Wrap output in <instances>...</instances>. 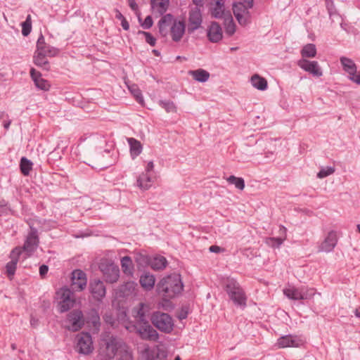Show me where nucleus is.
Segmentation results:
<instances>
[{
	"label": "nucleus",
	"instance_id": "ddd939ff",
	"mask_svg": "<svg viewBox=\"0 0 360 360\" xmlns=\"http://www.w3.org/2000/svg\"><path fill=\"white\" fill-rule=\"evenodd\" d=\"M140 360H166L167 352L159 346L145 348L140 354Z\"/></svg>",
	"mask_w": 360,
	"mask_h": 360
},
{
	"label": "nucleus",
	"instance_id": "6e6552de",
	"mask_svg": "<svg viewBox=\"0 0 360 360\" xmlns=\"http://www.w3.org/2000/svg\"><path fill=\"white\" fill-rule=\"evenodd\" d=\"M30 231L27 235L25 241L22 249L30 256L37 250L39 238L37 229L34 226L32 221H28Z\"/></svg>",
	"mask_w": 360,
	"mask_h": 360
},
{
	"label": "nucleus",
	"instance_id": "5fc2aeb1",
	"mask_svg": "<svg viewBox=\"0 0 360 360\" xmlns=\"http://www.w3.org/2000/svg\"><path fill=\"white\" fill-rule=\"evenodd\" d=\"M30 76L33 81L35 82V79H37L41 77V74L32 68L30 70Z\"/></svg>",
	"mask_w": 360,
	"mask_h": 360
},
{
	"label": "nucleus",
	"instance_id": "423d86ee",
	"mask_svg": "<svg viewBox=\"0 0 360 360\" xmlns=\"http://www.w3.org/2000/svg\"><path fill=\"white\" fill-rule=\"evenodd\" d=\"M150 320L153 324L162 332L170 333L173 329V321L168 314L156 311L153 313Z\"/></svg>",
	"mask_w": 360,
	"mask_h": 360
},
{
	"label": "nucleus",
	"instance_id": "774afa93",
	"mask_svg": "<svg viewBox=\"0 0 360 360\" xmlns=\"http://www.w3.org/2000/svg\"><path fill=\"white\" fill-rule=\"evenodd\" d=\"M11 124V120H8V121H5L4 122V127L6 129H8L10 125Z\"/></svg>",
	"mask_w": 360,
	"mask_h": 360
},
{
	"label": "nucleus",
	"instance_id": "c85d7f7f",
	"mask_svg": "<svg viewBox=\"0 0 360 360\" xmlns=\"http://www.w3.org/2000/svg\"><path fill=\"white\" fill-rule=\"evenodd\" d=\"M117 360H132L131 353L129 351L127 346L120 340L119 347H117Z\"/></svg>",
	"mask_w": 360,
	"mask_h": 360
},
{
	"label": "nucleus",
	"instance_id": "37998d69",
	"mask_svg": "<svg viewBox=\"0 0 360 360\" xmlns=\"http://www.w3.org/2000/svg\"><path fill=\"white\" fill-rule=\"evenodd\" d=\"M145 304L143 303H139V309L136 311L135 318L137 319V323H142L148 321L143 310Z\"/></svg>",
	"mask_w": 360,
	"mask_h": 360
},
{
	"label": "nucleus",
	"instance_id": "a18cd8bd",
	"mask_svg": "<svg viewBox=\"0 0 360 360\" xmlns=\"http://www.w3.org/2000/svg\"><path fill=\"white\" fill-rule=\"evenodd\" d=\"M335 172V167H321L320 171L317 173V177L319 179H323L328 176L333 174Z\"/></svg>",
	"mask_w": 360,
	"mask_h": 360
},
{
	"label": "nucleus",
	"instance_id": "69168bd1",
	"mask_svg": "<svg viewBox=\"0 0 360 360\" xmlns=\"http://www.w3.org/2000/svg\"><path fill=\"white\" fill-rule=\"evenodd\" d=\"M115 13H116V15H115V18L118 20H120V21H122L123 19H124L125 18L124 17V15L120 13V11L118 10H116L115 11Z\"/></svg>",
	"mask_w": 360,
	"mask_h": 360
},
{
	"label": "nucleus",
	"instance_id": "a878e982",
	"mask_svg": "<svg viewBox=\"0 0 360 360\" xmlns=\"http://www.w3.org/2000/svg\"><path fill=\"white\" fill-rule=\"evenodd\" d=\"M280 232L283 236V237L281 236L278 238H266L265 240L266 243L273 248H279L283 244V241L286 239V228L282 225L280 226Z\"/></svg>",
	"mask_w": 360,
	"mask_h": 360
},
{
	"label": "nucleus",
	"instance_id": "dca6fc26",
	"mask_svg": "<svg viewBox=\"0 0 360 360\" xmlns=\"http://www.w3.org/2000/svg\"><path fill=\"white\" fill-rule=\"evenodd\" d=\"M71 281V288L74 291H81L86 286L87 278L86 274L80 269H76L72 271Z\"/></svg>",
	"mask_w": 360,
	"mask_h": 360
},
{
	"label": "nucleus",
	"instance_id": "338daca9",
	"mask_svg": "<svg viewBox=\"0 0 360 360\" xmlns=\"http://www.w3.org/2000/svg\"><path fill=\"white\" fill-rule=\"evenodd\" d=\"M192 1H193V3L196 6H203L204 0H192Z\"/></svg>",
	"mask_w": 360,
	"mask_h": 360
},
{
	"label": "nucleus",
	"instance_id": "864d4df0",
	"mask_svg": "<svg viewBox=\"0 0 360 360\" xmlns=\"http://www.w3.org/2000/svg\"><path fill=\"white\" fill-rule=\"evenodd\" d=\"M349 79L354 83L360 85V71L356 73H354L352 76H348Z\"/></svg>",
	"mask_w": 360,
	"mask_h": 360
},
{
	"label": "nucleus",
	"instance_id": "2f4dec72",
	"mask_svg": "<svg viewBox=\"0 0 360 360\" xmlns=\"http://www.w3.org/2000/svg\"><path fill=\"white\" fill-rule=\"evenodd\" d=\"M87 323H91L94 330H99L101 326L100 316L98 311L96 309H91L87 316Z\"/></svg>",
	"mask_w": 360,
	"mask_h": 360
},
{
	"label": "nucleus",
	"instance_id": "cd10ccee",
	"mask_svg": "<svg viewBox=\"0 0 360 360\" xmlns=\"http://www.w3.org/2000/svg\"><path fill=\"white\" fill-rule=\"evenodd\" d=\"M140 284L146 290H150L153 288L155 283V276L150 273H145L140 277Z\"/></svg>",
	"mask_w": 360,
	"mask_h": 360
},
{
	"label": "nucleus",
	"instance_id": "4d7b16f0",
	"mask_svg": "<svg viewBox=\"0 0 360 360\" xmlns=\"http://www.w3.org/2000/svg\"><path fill=\"white\" fill-rule=\"evenodd\" d=\"M49 271V266L45 264H42L39 267V274L41 277H44Z\"/></svg>",
	"mask_w": 360,
	"mask_h": 360
},
{
	"label": "nucleus",
	"instance_id": "680f3d73",
	"mask_svg": "<svg viewBox=\"0 0 360 360\" xmlns=\"http://www.w3.org/2000/svg\"><path fill=\"white\" fill-rule=\"evenodd\" d=\"M238 3H244V4H247L248 7L252 8L254 5V0H240Z\"/></svg>",
	"mask_w": 360,
	"mask_h": 360
},
{
	"label": "nucleus",
	"instance_id": "412c9836",
	"mask_svg": "<svg viewBox=\"0 0 360 360\" xmlns=\"http://www.w3.org/2000/svg\"><path fill=\"white\" fill-rule=\"evenodd\" d=\"M302 341L297 336L291 335H284L279 338L276 345L279 348H285L288 347H298L302 345Z\"/></svg>",
	"mask_w": 360,
	"mask_h": 360
},
{
	"label": "nucleus",
	"instance_id": "f257e3e1",
	"mask_svg": "<svg viewBox=\"0 0 360 360\" xmlns=\"http://www.w3.org/2000/svg\"><path fill=\"white\" fill-rule=\"evenodd\" d=\"M160 34L166 37L168 34V27H170V34L174 41L178 42L182 39L186 30L184 20H177L170 14L163 15L158 23Z\"/></svg>",
	"mask_w": 360,
	"mask_h": 360
},
{
	"label": "nucleus",
	"instance_id": "c756f323",
	"mask_svg": "<svg viewBox=\"0 0 360 360\" xmlns=\"http://www.w3.org/2000/svg\"><path fill=\"white\" fill-rule=\"evenodd\" d=\"M47 56L42 54V52H35L33 59L34 63L43 70H49L50 65L46 58Z\"/></svg>",
	"mask_w": 360,
	"mask_h": 360
},
{
	"label": "nucleus",
	"instance_id": "09e8293b",
	"mask_svg": "<svg viewBox=\"0 0 360 360\" xmlns=\"http://www.w3.org/2000/svg\"><path fill=\"white\" fill-rule=\"evenodd\" d=\"M34 84L37 88L44 91L49 90L50 86L49 82L41 77L35 79Z\"/></svg>",
	"mask_w": 360,
	"mask_h": 360
},
{
	"label": "nucleus",
	"instance_id": "58836bf2",
	"mask_svg": "<svg viewBox=\"0 0 360 360\" xmlns=\"http://www.w3.org/2000/svg\"><path fill=\"white\" fill-rule=\"evenodd\" d=\"M20 167L22 174L27 176L32 169V162L25 157H22L20 160Z\"/></svg>",
	"mask_w": 360,
	"mask_h": 360
},
{
	"label": "nucleus",
	"instance_id": "8fccbe9b",
	"mask_svg": "<svg viewBox=\"0 0 360 360\" xmlns=\"http://www.w3.org/2000/svg\"><path fill=\"white\" fill-rule=\"evenodd\" d=\"M43 50L44 51H41L42 54L49 57H53L58 53V50L57 49L49 45H46V47H44Z\"/></svg>",
	"mask_w": 360,
	"mask_h": 360
},
{
	"label": "nucleus",
	"instance_id": "052dcab7",
	"mask_svg": "<svg viewBox=\"0 0 360 360\" xmlns=\"http://www.w3.org/2000/svg\"><path fill=\"white\" fill-rule=\"evenodd\" d=\"M129 6L133 11H136L138 9V5L135 0H129Z\"/></svg>",
	"mask_w": 360,
	"mask_h": 360
},
{
	"label": "nucleus",
	"instance_id": "6ab92c4d",
	"mask_svg": "<svg viewBox=\"0 0 360 360\" xmlns=\"http://www.w3.org/2000/svg\"><path fill=\"white\" fill-rule=\"evenodd\" d=\"M90 292L96 300H101L106 293L105 287L100 279H94L89 283Z\"/></svg>",
	"mask_w": 360,
	"mask_h": 360
},
{
	"label": "nucleus",
	"instance_id": "f704fd0d",
	"mask_svg": "<svg viewBox=\"0 0 360 360\" xmlns=\"http://www.w3.org/2000/svg\"><path fill=\"white\" fill-rule=\"evenodd\" d=\"M152 179L148 173H142L137 179V186L142 190H148L151 186Z\"/></svg>",
	"mask_w": 360,
	"mask_h": 360
},
{
	"label": "nucleus",
	"instance_id": "bb28decb",
	"mask_svg": "<svg viewBox=\"0 0 360 360\" xmlns=\"http://www.w3.org/2000/svg\"><path fill=\"white\" fill-rule=\"evenodd\" d=\"M127 142L129 145L130 155L132 159H135L139 156L143 150L141 142L134 138H127Z\"/></svg>",
	"mask_w": 360,
	"mask_h": 360
},
{
	"label": "nucleus",
	"instance_id": "0e129e2a",
	"mask_svg": "<svg viewBox=\"0 0 360 360\" xmlns=\"http://www.w3.org/2000/svg\"><path fill=\"white\" fill-rule=\"evenodd\" d=\"M136 259L138 261H141L143 263H148L149 262L148 257L143 256V255H140V257L139 258L137 257Z\"/></svg>",
	"mask_w": 360,
	"mask_h": 360
},
{
	"label": "nucleus",
	"instance_id": "de8ad7c7",
	"mask_svg": "<svg viewBox=\"0 0 360 360\" xmlns=\"http://www.w3.org/2000/svg\"><path fill=\"white\" fill-rule=\"evenodd\" d=\"M137 34L143 35L145 37L146 41L151 46H154L156 44V39L150 33L145 31L139 30Z\"/></svg>",
	"mask_w": 360,
	"mask_h": 360
},
{
	"label": "nucleus",
	"instance_id": "5701e85b",
	"mask_svg": "<svg viewBox=\"0 0 360 360\" xmlns=\"http://www.w3.org/2000/svg\"><path fill=\"white\" fill-rule=\"evenodd\" d=\"M169 0H150L152 13L156 17L165 15L169 7Z\"/></svg>",
	"mask_w": 360,
	"mask_h": 360
},
{
	"label": "nucleus",
	"instance_id": "7c9ffc66",
	"mask_svg": "<svg viewBox=\"0 0 360 360\" xmlns=\"http://www.w3.org/2000/svg\"><path fill=\"white\" fill-rule=\"evenodd\" d=\"M340 60L343 67V70L348 73L349 76H352L354 73H356V65L352 59L342 56Z\"/></svg>",
	"mask_w": 360,
	"mask_h": 360
},
{
	"label": "nucleus",
	"instance_id": "aec40b11",
	"mask_svg": "<svg viewBox=\"0 0 360 360\" xmlns=\"http://www.w3.org/2000/svg\"><path fill=\"white\" fill-rule=\"evenodd\" d=\"M22 253L21 248H15L10 254L11 261L8 262L6 265V273L9 277L15 274L17 264L19 260L20 255Z\"/></svg>",
	"mask_w": 360,
	"mask_h": 360
},
{
	"label": "nucleus",
	"instance_id": "f03ea898",
	"mask_svg": "<svg viewBox=\"0 0 360 360\" xmlns=\"http://www.w3.org/2000/svg\"><path fill=\"white\" fill-rule=\"evenodd\" d=\"M157 292L165 298H173L183 290L181 276L174 273L162 278L157 284Z\"/></svg>",
	"mask_w": 360,
	"mask_h": 360
},
{
	"label": "nucleus",
	"instance_id": "c9c22d12",
	"mask_svg": "<svg viewBox=\"0 0 360 360\" xmlns=\"http://www.w3.org/2000/svg\"><path fill=\"white\" fill-rule=\"evenodd\" d=\"M167 261L163 256L155 257L150 261V266L154 270H162L166 267Z\"/></svg>",
	"mask_w": 360,
	"mask_h": 360
},
{
	"label": "nucleus",
	"instance_id": "a211bd4d",
	"mask_svg": "<svg viewBox=\"0 0 360 360\" xmlns=\"http://www.w3.org/2000/svg\"><path fill=\"white\" fill-rule=\"evenodd\" d=\"M297 65L302 70L309 72L313 76L319 77L322 75V71L317 61H310L305 58H302L298 60Z\"/></svg>",
	"mask_w": 360,
	"mask_h": 360
},
{
	"label": "nucleus",
	"instance_id": "b1692460",
	"mask_svg": "<svg viewBox=\"0 0 360 360\" xmlns=\"http://www.w3.org/2000/svg\"><path fill=\"white\" fill-rule=\"evenodd\" d=\"M137 283L134 281H128L121 285L117 291V295L120 297H129L136 295Z\"/></svg>",
	"mask_w": 360,
	"mask_h": 360
},
{
	"label": "nucleus",
	"instance_id": "4be33fe9",
	"mask_svg": "<svg viewBox=\"0 0 360 360\" xmlns=\"http://www.w3.org/2000/svg\"><path fill=\"white\" fill-rule=\"evenodd\" d=\"M207 36L208 39L212 43H217L222 39V29L217 22H212L208 27Z\"/></svg>",
	"mask_w": 360,
	"mask_h": 360
},
{
	"label": "nucleus",
	"instance_id": "3c124183",
	"mask_svg": "<svg viewBox=\"0 0 360 360\" xmlns=\"http://www.w3.org/2000/svg\"><path fill=\"white\" fill-rule=\"evenodd\" d=\"M47 44L45 42V39L44 36L41 34L39 37L38 38L37 42V51L35 52H41L44 51L43 48L46 47Z\"/></svg>",
	"mask_w": 360,
	"mask_h": 360
},
{
	"label": "nucleus",
	"instance_id": "2eb2a0df",
	"mask_svg": "<svg viewBox=\"0 0 360 360\" xmlns=\"http://www.w3.org/2000/svg\"><path fill=\"white\" fill-rule=\"evenodd\" d=\"M202 22V18L199 6L191 8L188 15V32L193 33L201 26Z\"/></svg>",
	"mask_w": 360,
	"mask_h": 360
},
{
	"label": "nucleus",
	"instance_id": "4468645a",
	"mask_svg": "<svg viewBox=\"0 0 360 360\" xmlns=\"http://www.w3.org/2000/svg\"><path fill=\"white\" fill-rule=\"evenodd\" d=\"M77 350L82 354H89L93 351L91 336L88 333H81L77 335Z\"/></svg>",
	"mask_w": 360,
	"mask_h": 360
},
{
	"label": "nucleus",
	"instance_id": "13d9d810",
	"mask_svg": "<svg viewBox=\"0 0 360 360\" xmlns=\"http://www.w3.org/2000/svg\"><path fill=\"white\" fill-rule=\"evenodd\" d=\"M30 324L32 327L35 328L39 324V320L38 319L34 317L33 316H31L30 317Z\"/></svg>",
	"mask_w": 360,
	"mask_h": 360
},
{
	"label": "nucleus",
	"instance_id": "6e6d98bb",
	"mask_svg": "<svg viewBox=\"0 0 360 360\" xmlns=\"http://www.w3.org/2000/svg\"><path fill=\"white\" fill-rule=\"evenodd\" d=\"M209 250L211 252L219 253V252H224V250L223 248H220L219 246H217V245H211L209 248Z\"/></svg>",
	"mask_w": 360,
	"mask_h": 360
},
{
	"label": "nucleus",
	"instance_id": "4c0bfd02",
	"mask_svg": "<svg viewBox=\"0 0 360 360\" xmlns=\"http://www.w3.org/2000/svg\"><path fill=\"white\" fill-rule=\"evenodd\" d=\"M301 55L304 58H314L316 55V48L314 44H307L301 50Z\"/></svg>",
	"mask_w": 360,
	"mask_h": 360
},
{
	"label": "nucleus",
	"instance_id": "20e7f679",
	"mask_svg": "<svg viewBox=\"0 0 360 360\" xmlns=\"http://www.w3.org/2000/svg\"><path fill=\"white\" fill-rule=\"evenodd\" d=\"M283 292L290 300H303L311 299L316 293V290L304 285L299 288L290 285L288 288H284Z\"/></svg>",
	"mask_w": 360,
	"mask_h": 360
},
{
	"label": "nucleus",
	"instance_id": "0eeeda50",
	"mask_svg": "<svg viewBox=\"0 0 360 360\" xmlns=\"http://www.w3.org/2000/svg\"><path fill=\"white\" fill-rule=\"evenodd\" d=\"M119 344L120 339L111 337L103 346L100 347L98 360H111L115 357Z\"/></svg>",
	"mask_w": 360,
	"mask_h": 360
},
{
	"label": "nucleus",
	"instance_id": "1a4fd4ad",
	"mask_svg": "<svg viewBox=\"0 0 360 360\" xmlns=\"http://www.w3.org/2000/svg\"><path fill=\"white\" fill-rule=\"evenodd\" d=\"M99 269L103 274L105 281L107 283H116L120 277V269L118 266L107 260L101 262Z\"/></svg>",
	"mask_w": 360,
	"mask_h": 360
},
{
	"label": "nucleus",
	"instance_id": "7ed1b4c3",
	"mask_svg": "<svg viewBox=\"0 0 360 360\" xmlns=\"http://www.w3.org/2000/svg\"><path fill=\"white\" fill-rule=\"evenodd\" d=\"M225 290L235 304L245 307L246 296L240 284L233 278H227L225 281Z\"/></svg>",
	"mask_w": 360,
	"mask_h": 360
},
{
	"label": "nucleus",
	"instance_id": "603ef678",
	"mask_svg": "<svg viewBox=\"0 0 360 360\" xmlns=\"http://www.w3.org/2000/svg\"><path fill=\"white\" fill-rule=\"evenodd\" d=\"M153 25V18L150 15H148L143 22H141V25L143 29H150Z\"/></svg>",
	"mask_w": 360,
	"mask_h": 360
},
{
	"label": "nucleus",
	"instance_id": "9d476101",
	"mask_svg": "<svg viewBox=\"0 0 360 360\" xmlns=\"http://www.w3.org/2000/svg\"><path fill=\"white\" fill-rule=\"evenodd\" d=\"M247 4L244 3H234L233 4V12L238 23L245 26L251 21V14Z\"/></svg>",
	"mask_w": 360,
	"mask_h": 360
},
{
	"label": "nucleus",
	"instance_id": "f3484780",
	"mask_svg": "<svg viewBox=\"0 0 360 360\" xmlns=\"http://www.w3.org/2000/svg\"><path fill=\"white\" fill-rule=\"evenodd\" d=\"M338 243L337 233L334 231H330L323 241L319 245V252H330L333 250Z\"/></svg>",
	"mask_w": 360,
	"mask_h": 360
},
{
	"label": "nucleus",
	"instance_id": "bf43d9fd",
	"mask_svg": "<svg viewBox=\"0 0 360 360\" xmlns=\"http://www.w3.org/2000/svg\"><path fill=\"white\" fill-rule=\"evenodd\" d=\"M154 169V163L153 161H150L148 162L147 166L146 167V173H148L151 171H153Z\"/></svg>",
	"mask_w": 360,
	"mask_h": 360
},
{
	"label": "nucleus",
	"instance_id": "a19ab883",
	"mask_svg": "<svg viewBox=\"0 0 360 360\" xmlns=\"http://www.w3.org/2000/svg\"><path fill=\"white\" fill-rule=\"evenodd\" d=\"M121 264L123 272L124 274L129 275L132 274V261L129 257L125 256L122 257V259H121Z\"/></svg>",
	"mask_w": 360,
	"mask_h": 360
},
{
	"label": "nucleus",
	"instance_id": "9b49d317",
	"mask_svg": "<svg viewBox=\"0 0 360 360\" xmlns=\"http://www.w3.org/2000/svg\"><path fill=\"white\" fill-rule=\"evenodd\" d=\"M67 321L70 326L67 327L68 330L77 332L84 325V319L81 310H72L68 314Z\"/></svg>",
	"mask_w": 360,
	"mask_h": 360
},
{
	"label": "nucleus",
	"instance_id": "c03bdc74",
	"mask_svg": "<svg viewBox=\"0 0 360 360\" xmlns=\"http://www.w3.org/2000/svg\"><path fill=\"white\" fill-rule=\"evenodd\" d=\"M32 30V21L30 15H27L25 21L22 23V34L23 36L27 37L30 34Z\"/></svg>",
	"mask_w": 360,
	"mask_h": 360
},
{
	"label": "nucleus",
	"instance_id": "f8f14e48",
	"mask_svg": "<svg viewBox=\"0 0 360 360\" xmlns=\"http://www.w3.org/2000/svg\"><path fill=\"white\" fill-rule=\"evenodd\" d=\"M135 328L137 333L143 340L156 341L158 339V332L149 324L148 321L136 323Z\"/></svg>",
	"mask_w": 360,
	"mask_h": 360
},
{
	"label": "nucleus",
	"instance_id": "393cba45",
	"mask_svg": "<svg viewBox=\"0 0 360 360\" xmlns=\"http://www.w3.org/2000/svg\"><path fill=\"white\" fill-rule=\"evenodd\" d=\"M228 12L225 11L224 0H214L210 8L211 15L214 18H225Z\"/></svg>",
	"mask_w": 360,
	"mask_h": 360
},
{
	"label": "nucleus",
	"instance_id": "79ce46f5",
	"mask_svg": "<svg viewBox=\"0 0 360 360\" xmlns=\"http://www.w3.org/2000/svg\"><path fill=\"white\" fill-rule=\"evenodd\" d=\"M159 105L163 108L167 112H176V107L175 104L171 101H159Z\"/></svg>",
	"mask_w": 360,
	"mask_h": 360
},
{
	"label": "nucleus",
	"instance_id": "49530a36",
	"mask_svg": "<svg viewBox=\"0 0 360 360\" xmlns=\"http://www.w3.org/2000/svg\"><path fill=\"white\" fill-rule=\"evenodd\" d=\"M129 89L131 91V93L133 94V96L135 97L137 102L142 104L143 102L142 94H141V90L137 87V86L131 85V86H129Z\"/></svg>",
	"mask_w": 360,
	"mask_h": 360
},
{
	"label": "nucleus",
	"instance_id": "e2e57ef3",
	"mask_svg": "<svg viewBox=\"0 0 360 360\" xmlns=\"http://www.w3.org/2000/svg\"><path fill=\"white\" fill-rule=\"evenodd\" d=\"M121 25L124 30H128L129 29V24L126 18L121 21Z\"/></svg>",
	"mask_w": 360,
	"mask_h": 360
},
{
	"label": "nucleus",
	"instance_id": "72a5a7b5",
	"mask_svg": "<svg viewBox=\"0 0 360 360\" xmlns=\"http://www.w3.org/2000/svg\"><path fill=\"white\" fill-rule=\"evenodd\" d=\"M224 19L225 32L229 36H232L236 32V24L230 12H228Z\"/></svg>",
	"mask_w": 360,
	"mask_h": 360
},
{
	"label": "nucleus",
	"instance_id": "e433bc0d",
	"mask_svg": "<svg viewBox=\"0 0 360 360\" xmlns=\"http://www.w3.org/2000/svg\"><path fill=\"white\" fill-rule=\"evenodd\" d=\"M251 82L252 86L259 90L264 91L267 88L266 80L258 75H254L251 77Z\"/></svg>",
	"mask_w": 360,
	"mask_h": 360
},
{
	"label": "nucleus",
	"instance_id": "ea45409f",
	"mask_svg": "<svg viewBox=\"0 0 360 360\" xmlns=\"http://www.w3.org/2000/svg\"><path fill=\"white\" fill-rule=\"evenodd\" d=\"M226 181L230 184H233L235 187L240 191H243L245 188V181L241 177H237L233 175H231L229 177L226 179Z\"/></svg>",
	"mask_w": 360,
	"mask_h": 360
},
{
	"label": "nucleus",
	"instance_id": "473e14b6",
	"mask_svg": "<svg viewBox=\"0 0 360 360\" xmlns=\"http://www.w3.org/2000/svg\"><path fill=\"white\" fill-rule=\"evenodd\" d=\"M188 74L191 75L195 80L200 82H205L210 78V73L203 69L190 70Z\"/></svg>",
	"mask_w": 360,
	"mask_h": 360
},
{
	"label": "nucleus",
	"instance_id": "39448f33",
	"mask_svg": "<svg viewBox=\"0 0 360 360\" xmlns=\"http://www.w3.org/2000/svg\"><path fill=\"white\" fill-rule=\"evenodd\" d=\"M57 295L60 301L58 302L59 311L64 313L72 308L75 304L76 299L74 292L68 288H61Z\"/></svg>",
	"mask_w": 360,
	"mask_h": 360
}]
</instances>
